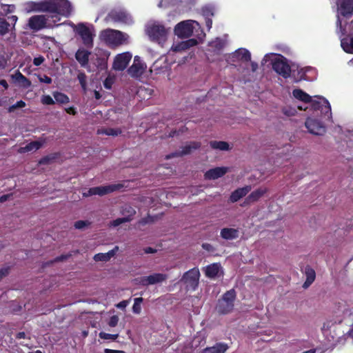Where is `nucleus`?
<instances>
[{
	"label": "nucleus",
	"mask_w": 353,
	"mask_h": 353,
	"mask_svg": "<svg viewBox=\"0 0 353 353\" xmlns=\"http://www.w3.org/2000/svg\"><path fill=\"white\" fill-rule=\"evenodd\" d=\"M37 9L49 14L34 15L29 19L28 25L34 31L58 26L61 17H68L72 11L68 0H43L37 3Z\"/></svg>",
	"instance_id": "f257e3e1"
},
{
	"label": "nucleus",
	"mask_w": 353,
	"mask_h": 353,
	"mask_svg": "<svg viewBox=\"0 0 353 353\" xmlns=\"http://www.w3.org/2000/svg\"><path fill=\"white\" fill-rule=\"evenodd\" d=\"M109 56L108 50L100 48H95L93 52H90V72H106Z\"/></svg>",
	"instance_id": "f03ea898"
},
{
	"label": "nucleus",
	"mask_w": 353,
	"mask_h": 353,
	"mask_svg": "<svg viewBox=\"0 0 353 353\" xmlns=\"http://www.w3.org/2000/svg\"><path fill=\"white\" fill-rule=\"evenodd\" d=\"M99 39L112 48L122 45L126 39L123 32L112 29L101 31L99 34Z\"/></svg>",
	"instance_id": "7ed1b4c3"
},
{
	"label": "nucleus",
	"mask_w": 353,
	"mask_h": 353,
	"mask_svg": "<svg viewBox=\"0 0 353 353\" xmlns=\"http://www.w3.org/2000/svg\"><path fill=\"white\" fill-rule=\"evenodd\" d=\"M236 297V292L231 289L225 292L222 297L218 300L216 310L221 314L230 313L234 306V301Z\"/></svg>",
	"instance_id": "20e7f679"
},
{
	"label": "nucleus",
	"mask_w": 353,
	"mask_h": 353,
	"mask_svg": "<svg viewBox=\"0 0 353 353\" xmlns=\"http://www.w3.org/2000/svg\"><path fill=\"white\" fill-rule=\"evenodd\" d=\"M18 21L17 15L8 16V19L0 17V37H3L10 34L7 38V41L10 43L14 42L16 40L15 26Z\"/></svg>",
	"instance_id": "39448f33"
},
{
	"label": "nucleus",
	"mask_w": 353,
	"mask_h": 353,
	"mask_svg": "<svg viewBox=\"0 0 353 353\" xmlns=\"http://www.w3.org/2000/svg\"><path fill=\"white\" fill-rule=\"evenodd\" d=\"M272 69L283 78L290 77L291 74V67L288 63V59L283 55L279 54L272 62Z\"/></svg>",
	"instance_id": "423d86ee"
},
{
	"label": "nucleus",
	"mask_w": 353,
	"mask_h": 353,
	"mask_svg": "<svg viewBox=\"0 0 353 353\" xmlns=\"http://www.w3.org/2000/svg\"><path fill=\"white\" fill-rule=\"evenodd\" d=\"M146 32L152 41L159 43L165 41L167 39L168 32L163 25L152 24L147 28Z\"/></svg>",
	"instance_id": "0eeeda50"
},
{
	"label": "nucleus",
	"mask_w": 353,
	"mask_h": 353,
	"mask_svg": "<svg viewBox=\"0 0 353 353\" xmlns=\"http://www.w3.org/2000/svg\"><path fill=\"white\" fill-rule=\"evenodd\" d=\"M200 272L197 268H194L184 273L181 281L185 284L188 290L194 291L199 285Z\"/></svg>",
	"instance_id": "6e6552de"
},
{
	"label": "nucleus",
	"mask_w": 353,
	"mask_h": 353,
	"mask_svg": "<svg viewBox=\"0 0 353 353\" xmlns=\"http://www.w3.org/2000/svg\"><path fill=\"white\" fill-rule=\"evenodd\" d=\"M106 21L121 22L130 24L132 22L131 16L123 10H112L105 17Z\"/></svg>",
	"instance_id": "1a4fd4ad"
},
{
	"label": "nucleus",
	"mask_w": 353,
	"mask_h": 353,
	"mask_svg": "<svg viewBox=\"0 0 353 353\" xmlns=\"http://www.w3.org/2000/svg\"><path fill=\"white\" fill-rule=\"evenodd\" d=\"M124 185L123 183H113L107 185H101L94 188H90V196L92 195H105L115 191L120 190L123 188Z\"/></svg>",
	"instance_id": "9d476101"
},
{
	"label": "nucleus",
	"mask_w": 353,
	"mask_h": 353,
	"mask_svg": "<svg viewBox=\"0 0 353 353\" xmlns=\"http://www.w3.org/2000/svg\"><path fill=\"white\" fill-rule=\"evenodd\" d=\"M305 125L311 134L323 135L325 132V127L318 119L307 118Z\"/></svg>",
	"instance_id": "9b49d317"
},
{
	"label": "nucleus",
	"mask_w": 353,
	"mask_h": 353,
	"mask_svg": "<svg viewBox=\"0 0 353 353\" xmlns=\"http://www.w3.org/2000/svg\"><path fill=\"white\" fill-rule=\"evenodd\" d=\"M193 26L189 21L179 23L174 28V33L179 37L188 38L193 34Z\"/></svg>",
	"instance_id": "f8f14e48"
},
{
	"label": "nucleus",
	"mask_w": 353,
	"mask_h": 353,
	"mask_svg": "<svg viewBox=\"0 0 353 353\" xmlns=\"http://www.w3.org/2000/svg\"><path fill=\"white\" fill-rule=\"evenodd\" d=\"M131 59L132 54L128 52L117 54L113 62V68L115 70L123 71L127 68Z\"/></svg>",
	"instance_id": "ddd939ff"
},
{
	"label": "nucleus",
	"mask_w": 353,
	"mask_h": 353,
	"mask_svg": "<svg viewBox=\"0 0 353 353\" xmlns=\"http://www.w3.org/2000/svg\"><path fill=\"white\" fill-rule=\"evenodd\" d=\"M201 145L199 141H190L181 148V150L172 153L166 157V159H170L174 157H182L190 154L193 150L200 148Z\"/></svg>",
	"instance_id": "4468645a"
},
{
	"label": "nucleus",
	"mask_w": 353,
	"mask_h": 353,
	"mask_svg": "<svg viewBox=\"0 0 353 353\" xmlns=\"http://www.w3.org/2000/svg\"><path fill=\"white\" fill-rule=\"evenodd\" d=\"M168 279V275L162 273H154L153 274L142 276L140 278L139 283L143 286L154 285L161 283Z\"/></svg>",
	"instance_id": "2eb2a0df"
},
{
	"label": "nucleus",
	"mask_w": 353,
	"mask_h": 353,
	"mask_svg": "<svg viewBox=\"0 0 353 353\" xmlns=\"http://www.w3.org/2000/svg\"><path fill=\"white\" fill-rule=\"evenodd\" d=\"M228 170L226 167H216L208 170L204 174V177L205 179L208 180L216 179L225 175Z\"/></svg>",
	"instance_id": "dca6fc26"
},
{
	"label": "nucleus",
	"mask_w": 353,
	"mask_h": 353,
	"mask_svg": "<svg viewBox=\"0 0 353 353\" xmlns=\"http://www.w3.org/2000/svg\"><path fill=\"white\" fill-rule=\"evenodd\" d=\"M72 26L75 33L81 37L83 43L87 45L88 43V27L84 23L72 24Z\"/></svg>",
	"instance_id": "f3484780"
},
{
	"label": "nucleus",
	"mask_w": 353,
	"mask_h": 353,
	"mask_svg": "<svg viewBox=\"0 0 353 353\" xmlns=\"http://www.w3.org/2000/svg\"><path fill=\"white\" fill-rule=\"evenodd\" d=\"M268 189L266 188H259L254 191L252 192L244 201V205L250 204L257 201L261 197H262L266 192Z\"/></svg>",
	"instance_id": "a211bd4d"
},
{
	"label": "nucleus",
	"mask_w": 353,
	"mask_h": 353,
	"mask_svg": "<svg viewBox=\"0 0 353 353\" xmlns=\"http://www.w3.org/2000/svg\"><path fill=\"white\" fill-rule=\"evenodd\" d=\"M239 236V231L235 228H224L220 232V236L227 241L236 239Z\"/></svg>",
	"instance_id": "6ab92c4d"
},
{
	"label": "nucleus",
	"mask_w": 353,
	"mask_h": 353,
	"mask_svg": "<svg viewBox=\"0 0 353 353\" xmlns=\"http://www.w3.org/2000/svg\"><path fill=\"white\" fill-rule=\"evenodd\" d=\"M251 190V186L247 185L240 188L232 192L230 196V201L232 203L238 201L240 199L245 196Z\"/></svg>",
	"instance_id": "aec40b11"
},
{
	"label": "nucleus",
	"mask_w": 353,
	"mask_h": 353,
	"mask_svg": "<svg viewBox=\"0 0 353 353\" xmlns=\"http://www.w3.org/2000/svg\"><path fill=\"white\" fill-rule=\"evenodd\" d=\"M339 10L342 16H351L353 14V0H341Z\"/></svg>",
	"instance_id": "412c9836"
},
{
	"label": "nucleus",
	"mask_w": 353,
	"mask_h": 353,
	"mask_svg": "<svg viewBox=\"0 0 353 353\" xmlns=\"http://www.w3.org/2000/svg\"><path fill=\"white\" fill-rule=\"evenodd\" d=\"M75 58L82 67H85L88 64V50L80 48L75 54Z\"/></svg>",
	"instance_id": "4be33fe9"
},
{
	"label": "nucleus",
	"mask_w": 353,
	"mask_h": 353,
	"mask_svg": "<svg viewBox=\"0 0 353 353\" xmlns=\"http://www.w3.org/2000/svg\"><path fill=\"white\" fill-rule=\"evenodd\" d=\"M228 349V345L224 343H217L212 347L203 349L202 353H225Z\"/></svg>",
	"instance_id": "5701e85b"
},
{
	"label": "nucleus",
	"mask_w": 353,
	"mask_h": 353,
	"mask_svg": "<svg viewBox=\"0 0 353 353\" xmlns=\"http://www.w3.org/2000/svg\"><path fill=\"white\" fill-rule=\"evenodd\" d=\"M118 246H115L112 250L108 251L106 253H99L94 255V259L96 261H108L112 257H113L117 252L118 251Z\"/></svg>",
	"instance_id": "b1692460"
},
{
	"label": "nucleus",
	"mask_w": 353,
	"mask_h": 353,
	"mask_svg": "<svg viewBox=\"0 0 353 353\" xmlns=\"http://www.w3.org/2000/svg\"><path fill=\"white\" fill-rule=\"evenodd\" d=\"M232 57L243 62H248L251 61V54L245 48H241L236 50Z\"/></svg>",
	"instance_id": "393cba45"
},
{
	"label": "nucleus",
	"mask_w": 353,
	"mask_h": 353,
	"mask_svg": "<svg viewBox=\"0 0 353 353\" xmlns=\"http://www.w3.org/2000/svg\"><path fill=\"white\" fill-rule=\"evenodd\" d=\"M305 274L306 276V280L304 282L303 287L307 288L314 281L316 273L312 268L307 265L305 267Z\"/></svg>",
	"instance_id": "a878e982"
},
{
	"label": "nucleus",
	"mask_w": 353,
	"mask_h": 353,
	"mask_svg": "<svg viewBox=\"0 0 353 353\" xmlns=\"http://www.w3.org/2000/svg\"><path fill=\"white\" fill-rule=\"evenodd\" d=\"M144 68L141 63H134L128 70V73L133 77L142 74Z\"/></svg>",
	"instance_id": "bb28decb"
},
{
	"label": "nucleus",
	"mask_w": 353,
	"mask_h": 353,
	"mask_svg": "<svg viewBox=\"0 0 353 353\" xmlns=\"http://www.w3.org/2000/svg\"><path fill=\"white\" fill-rule=\"evenodd\" d=\"M220 265L219 263H212L206 267L205 275L208 278L216 277L220 270Z\"/></svg>",
	"instance_id": "cd10ccee"
},
{
	"label": "nucleus",
	"mask_w": 353,
	"mask_h": 353,
	"mask_svg": "<svg viewBox=\"0 0 353 353\" xmlns=\"http://www.w3.org/2000/svg\"><path fill=\"white\" fill-rule=\"evenodd\" d=\"M13 77L23 88H28L30 87L31 81L19 71H17Z\"/></svg>",
	"instance_id": "c85d7f7f"
},
{
	"label": "nucleus",
	"mask_w": 353,
	"mask_h": 353,
	"mask_svg": "<svg viewBox=\"0 0 353 353\" xmlns=\"http://www.w3.org/2000/svg\"><path fill=\"white\" fill-rule=\"evenodd\" d=\"M292 94L294 98L303 102L310 103L311 101V97L301 89H294Z\"/></svg>",
	"instance_id": "c756f323"
},
{
	"label": "nucleus",
	"mask_w": 353,
	"mask_h": 353,
	"mask_svg": "<svg viewBox=\"0 0 353 353\" xmlns=\"http://www.w3.org/2000/svg\"><path fill=\"white\" fill-rule=\"evenodd\" d=\"M122 132L120 128H102L97 130L99 134H105L108 136L116 137L121 134Z\"/></svg>",
	"instance_id": "7c9ffc66"
},
{
	"label": "nucleus",
	"mask_w": 353,
	"mask_h": 353,
	"mask_svg": "<svg viewBox=\"0 0 353 353\" xmlns=\"http://www.w3.org/2000/svg\"><path fill=\"white\" fill-rule=\"evenodd\" d=\"M43 145V142L39 141H33L28 143L25 147L21 148V151L23 152L37 150Z\"/></svg>",
	"instance_id": "2f4dec72"
},
{
	"label": "nucleus",
	"mask_w": 353,
	"mask_h": 353,
	"mask_svg": "<svg viewBox=\"0 0 353 353\" xmlns=\"http://www.w3.org/2000/svg\"><path fill=\"white\" fill-rule=\"evenodd\" d=\"M210 145L212 148L215 150H219L223 151H227L230 150V145L228 143L222 141H211Z\"/></svg>",
	"instance_id": "473e14b6"
},
{
	"label": "nucleus",
	"mask_w": 353,
	"mask_h": 353,
	"mask_svg": "<svg viewBox=\"0 0 353 353\" xmlns=\"http://www.w3.org/2000/svg\"><path fill=\"white\" fill-rule=\"evenodd\" d=\"M320 99L323 100V106L321 109H320L321 113L325 116H327L328 118L331 117V105L329 101L323 97H320Z\"/></svg>",
	"instance_id": "72a5a7b5"
},
{
	"label": "nucleus",
	"mask_w": 353,
	"mask_h": 353,
	"mask_svg": "<svg viewBox=\"0 0 353 353\" xmlns=\"http://www.w3.org/2000/svg\"><path fill=\"white\" fill-rule=\"evenodd\" d=\"M53 97L56 102L61 104H65L70 101L69 97L65 94L62 92H54L53 93Z\"/></svg>",
	"instance_id": "f704fd0d"
},
{
	"label": "nucleus",
	"mask_w": 353,
	"mask_h": 353,
	"mask_svg": "<svg viewBox=\"0 0 353 353\" xmlns=\"http://www.w3.org/2000/svg\"><path fill=\"white\" fill-rule=\"evenodd\" d=\"M59 156L58 153H53L49 155L42 157L39 161V163L41 165H48L55 160Z\"/></svg>",
	"instance_id": "c9c22d12"
},
{
	"label": "nucleus",
	"mask_w": 353,
	"mask_h": 353,
	"mask_svg": "<svg viewBox=\"0 0 353 353\" xmlns=\"http://www.w3.org/2000/svg\"><path fill=\"white\" fill-rule=\"evenodd\" d=\"M143 301L142 297L135 298L134 300V304L132 306V312L134 314H139L141 312V303Z\"/></svg>",
	"instance_id": "e433bc0d"
},
{
	"label": "nucleus",
	"mask_w": 353,
	"mask_h": 353,
	"mask_svg": "<svg viewBox=\"0 0 353 353\" xmlns=\"http://www.w3.org/2000/svg\"><path fill=\"white\" fill-rule=\"evenodd\" d=\"M122 214L125 215V218H129L130 221H131L136 214V210L132 207L126 205L123 208Z\"/></svg>",
	"instance_id": "4c0bfd02"
},
{
	"label": "nucleus",
	"mask_w": 353,
	"mask_h": 353,
	"mask_svg": "<svg viewBox=\"0 0 353 353\" xmlns=\"http://www.w3.org/2000/svg\"><path fill=\"white\" fill-rule=\"evenodd\" d=\"M201 11L205 18H212L214 15V8L210 6L203 7Z\"/></svg>",
	"instance_id": "58836bf2"
},
{
	"label": "nucleus",
	"mask_w": 353,
	"mask_h": 353,
	"mask_svg": "<svg viewBox=\"0 0 353 353\" xmlns=\"http://www.w3.org/2000/svg\"><path fill=\"white\" fill-rule=\"evenodd\" d=\"M1 7L3 15L4 16H8V14L14 12L16 9L15 6L13 4H1Z\"/></svg>",
	"instance_id": "ea45409f"
},
{
	"label": "nucleus",
	"mask_w": 353,
	"mask_h": 353,
	"mask_svg": "<svg viewBox=\"0 0 353 353\" xmlns=\"http://www.w3.org/2000/svg\"><path fill=\"white\" fill-rule=\"evenodd\" d=\"M341 46L345 52L347 53H353V37L350 39V43L345 41H341Z\"/></svg>",
	"instance_id": "a19ab883"
},
{
	"label": "nucleus",
	"mask_w": 353,
	"mask_h": 353,
	"mask_svg": "<svg viewBox=\"0 0 353 353\" xmlns=\"http://www.w3.org/2000/svg\"><path fill=\"white\" fill-rule=\"evenodd\" d=\"M72 254L71 253H68L66 254H61L59 256H57L52 261L47 262L46 264L50 265V264H52L53 263L64 261L67 260L68 259H69L70 256H72Z\"/></svg>",
	"instance_id": "79ce46f5"
},
{
	"label": "nucleus",
	"mask_w": 353,
	"mask_h": 353,
	"mask_svg": "<svg viewBox=\"0 0 353 353\" xmlns=\"http://www.w3.org/2000/svg\"><path fill=\"white\" fill-rule=\"evenodd\" d=\"M77 79L81 85L82 89L84 92L86 91V75L84 72H79Z\"/></svg>",
	"instance_id": "37998d69"
},
{
	"label": "nucleus",
	"mask_w": 353,
	"mask_h": 353,
	"mask_svg": "<svg viewBox=\"0 0 353 353\" xmlns=\"http://www.w3.org/2000/svg\"><path fill=\"white\" fill-rule=\"evenodd\" d=\"M99 337L101 339H104V340H112V341H114V340L118 339L119 334H108V333H105V332H101L99 333Z\"/></svg>",
	"instance_id": "c03bdc74"
},
{
	"label": "nucleus",
	"mask_w": 353,
	"mask_h": 353,
	"mask_svg": "<svg viewBox=\"0 0 353 353\" xmlns=\"http://www.w3.org/2000/svg\"><path fill=\"white\" fill-rule=\"evenodd\" d=\"M26 105V104L23 101H18L15 104L8 107V112L10 113L13 112L16 109L24 108Z\"/></svg>",
	"instance_id": "a18cd8bd"
},
{
	"label": "nucleus",
	"mask_w": 353,
	"mask_h": 353,
	"mask_svg": "<svg viewBox=\"0 0 353 353\" xmlns=\"http://www.w3.org/2000/svg\"><path fill=\"white\" fill-rule=\"evenodd\" d=\"M188 48L185 46L184 41L178 43L172 47V50L174 52H181L188 50Z\"/></svg>",
	"instance_id": "49530a36"
},
{
	"label": "nucleus",
	"mask_w": 353,
	"mask_h": 353,
	"mask_svg": "<svg viewBox=\"0 0 353 353\" xmlns=\"http://www.w3.org/2000/svg\"><path fill=\"white\" fill-rule=\"evenodd\" d=\"M310 103H311L312 108L314 110H320L323 106V100H321L320 99L319 100H312L311 99V101Z\"/></svg>",
	"instance_id": "de8ad7c7"
},
{
	"label": "nucleus",
	"mask_w": 353,
	"mask_h": 353,
	"mask_svg": "<svg viewBox=\"0 0 353 353\" xmlns=\"http://www.w3.org/2000/svg\"><path fill=\"white\" fill-rule=\"evenodd\" d=\"M282 112L288 116V117H290V116H294L295 115V114L296 113V110L294 108H291V107H284L283 109H282Z\"/></svg>",
	"instance_id": "09e8293b"
},
{
	"label": "nucleus",
	"mask_w": 353,
	"mask_h": 353,
	"mask_svg": "<svg viewBox=\"0 0 353 353\" xmlns=\"http://www.w3.org/2000/svg\"><path fill=\"white\" fill-rule=\"evenodd\" d=\"M119 320V319L117 315H113L109 319L108 325L111 327H114L117 325Z\"/></svg>",
	"instance_id": "8fccbe9b"
},
{
	"label": "nucleus",
	"mask_w": 353,
	"mask_h": 353,
	"mask_svg": "<svg viewBox=\"0 0 353 353\" xmlns=\"http://www.w3.org/2000/svg\"><path fill=\"white\" fill-rule=\"evenodd\" d=\"M41 103L45 105H53L55 101L50 95H43L41 98Z\"/></svg>",
	"instance_id": "3c124183"
},
{
	"label": "nucleus",
	"mask_w": 353,
	"mask_h": 353,
	"mask_svg": "<svg viewBox=\"0 0 353 353\" xmlns=\"http://www.w3.org/2000/svg\"><path fill=\"white\" fill-rule=\"evenodd\" d=\"M127 222H130L129 218H125V216L122 218H118L112 222V225L117 227L121 225V223Z\"/></svg>",
	"instance_id": "603ef678"
},
{
	"label": "nucleus",
	"mask_w": 353,
	"mask_h": 353,
	"mask_svg": "<svg viewBox=\"0 0 353 353\" xmlns=\"http://www.w3.org/2000/svg\"><path fill=\"white\" fill-rule=\"evenodd\" d=\"M88 220H85V221H77L74 223V228L76 229H78V230H81V229H83L85 227L88 226Z\"/></svg>",
	"instance_id": "864d4df0"
},
{
	"label": "nucleus",
	"mask_w": 353,
	"mask_h": 353,
	"mask_svg": "<svg viewBox=\"0 0 353 353\" xmlns=\"http://www.w3.org/2000/svg\"><path fill=\"white\" fill-rule=\"evenodd\" d=\"M114 83V80L112 78L108 77L103 81V86L105 88L110 90L112 88V84Z\"/></svg>",
	"instance_id": "5fc2aeb1"
},
{
	"label": "nucleus",
	"mask_w": 353,
	"mask_h": 353,
	"mask_svg": "<svg viewBox=\"0 0 353 353\" xmlns=\"http://www.w3.org/2000/svg\"><path fill=\"white\" fill-rule=\"evenodd\" d=\"M10 270V266L3 267L2 268H0V281H1V279L3 277L6 276L9 274Z\"/></svg>",
	"instance_id": "6e6d98bb"
},
{
	"label": "nucleus",
	"mask_w": 353,
	"mask_h": 353,
	"mask_svg": "<svg viewBox=\"0 0 353 353\" xmlns=\"http://www.w3.org/2000/svg\"><path fill=\"white\" fill-rule=\"evenodd\" d=\"M44 61H45V59L43 56H39L37 57L34 58L33 64L35 66H39L40 65H41L43 63Z\"/></svg>",
	"instance_id": "4d7b16f0"
},
{
	"label": "nucleus",
	"mask_w": 353,
	"mask_h": 353,
	"mask_svg": "<svg viewBox=\"0 0 353 353\" xmlns=\"http://www.w3.org/2000/svg\"><path fill=\"white\" fill-rule=\"evenodd\" d=\"M184 43L185 44V46H187L188 49L191 47L196 46L198 43L196 39H189L186 41H184Z\"/></svg>",
	"instance_id": "13d9d810"
},
{
	"label": "nucleus",
	"mask_w": 353,
	"mask_h": 353,
	"mask_svg": "<svg viewBox=\"0 0 353 353\" xmlns=\"http://www.w3.org/2000/svg\"><path fill=\"white\" fill-rule=\"evenodd\" d=\"M202 248L205 250L209 252H214L215 251V248L210 243H204L202 244Z\"/></svg>",
	"instance_id": "bf43d9fd"
},
{
	"label": "nucleus",
	"mask_w": 353,
	"mask_h": 353,
	"mask_svg": "<svg viewBox=\"0 0 353 353\" xmlns=\"http://www.w3.org/2000/svg\"><path fill=\"white\" fill-rule=\"evenodd\" d=\"M129 303V301L123 300L116 305V307L121 310H125Z\"/></svg>",
	"instance_id": "052dcab7"
},
{
	"label": "nucleus",
	"mask_w": 353,
	"mask_h": 353,
	"mask_svg": "<svg viewBox=\"0 0 353 353\" xmlns=\"http://www.w3.org/2000/svg\"><path fill=\"white\" fill-rule=\"evenodd\" d=\"M39 81L41 82H43L45 83H48V84L51 83L52 81V79L47 75H44L43 77H40Z\"/></svg>",
	"instance_id": "680f3d73"
},
{
	"label": "nucleus",
	"mask_w": 353,
	"mask_h": 353,
	"mask_svg": "<svg viewBox=\"0 0 353 353\" xmlns=\"http://www.w3.org/2000/svg\"><path fill=\"white\" fill-rule=\"evenodd\" d=\"M65 112L69 114L75 115L77 114V110H76L75 108H74L72 106L65 108Z\"/></svg>",
	"instance_id": "e2e57ef3"
},
{
	"label": "nucleus",
	"mask_w": 353,
	"mask_h": 353,
	"mask_svg": "<svg viewBox=\"0 0 353 353\" xmlns=\"http://www.w3.org/2000/svg\"><path fill=\"white\" fill-rule=\"evenodd\" d=\"M105 353H125L123 350H111V349H105L104 350Z\"/></svg>",
	"instance_id": "0e129e2a"
},
{
	"label": "nucleus",
	"mask_w": 353,
	"mask_h": 353,
	"mask_svg": "<svg viewBox=\"0 0 353 353\" xmlns=\"http://www.w3.org/2000/svg\"><path fill=\"white\" fill-rule=\"evenodd\" d=\"M205 22L207 28L208 29H210L212 28V18H205Z\"/></svg>",
	"instance_id": "69168bd1"
},
{
	"label": "nucleus",
	"mask_w": 353,
	"mask_h": 353,
	"mask_svg": "<svg viewBox=\"0 0 353 353\" xmlns=\"http://www.w3.org/2000/svg\"><path fill=\"white\" fill-rule=\"evenodd\" d=\"M144 252L146 254H153L157 252V250L151 247H147L144 249Z\"/></svg>",
	"instance_id": "338daca9"
},
{
	"label": "nucleus",
	"mask_w": 353,
	"mask_h": 353,
	"mask_svg": "<svg viewBox=\"0 0 353 353\" xmlns=\"http://www.w3.org/2000/svg\"><path fill=\"white\" fill-rule=\"evenodd\" d=\"M26 336V334L24 332H19L16 334V339H25Z\"/></svg>",
	"instance_id": "774afa93"
}]
</instances>
